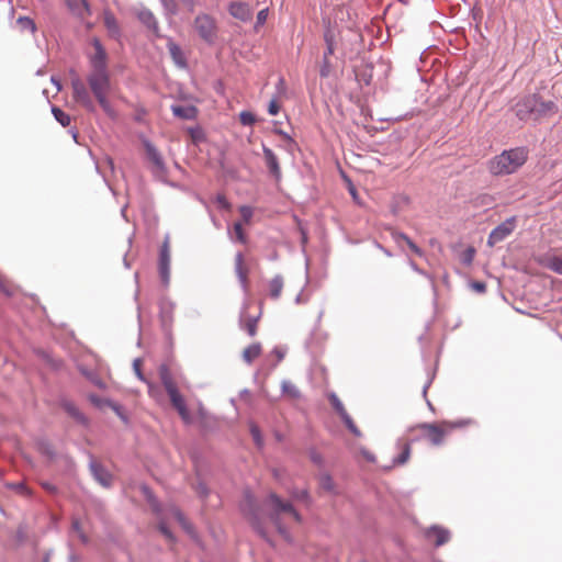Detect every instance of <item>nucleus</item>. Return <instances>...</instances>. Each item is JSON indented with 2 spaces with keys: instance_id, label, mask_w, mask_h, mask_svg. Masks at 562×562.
<instances>
[{
  "instance_id": "864d4df0",
  "label": "nucleus",
  "mask_w": 562,
  "mask_h": 562,
  "mask_svg": "<svg viewBox=\"0 0 562 562\" xmlns=\"http://www.w3.org/2000/svg\"><path fill=\"white\" fill-rule=\"evenodd\" d=\"M325 42H326V45H329V43H330V44H334V37H333V35H331V34H329V33H326V34H325Z\"/></svg>"
},
{
  "instance_id": "f257e3e1",
  "label": "nucleus",
  "mask_w": 562,
  "mask_h": 562,
  "mask_svg": "<svg viewBox=\"0 0 562 562\" xmlns=\"http://www.w3.org/2000/svg\"><path fill=\"white\" fill-rule=\"evenodd\" d=\"M240 510L252 528L269 542H271L269 538L271 529L289 540L286 528L292 524L301 522V516L292 504L282 501L274 493L265 501L262 508L257 505L250 493H245Z\"/></svg>"
},
{
  "instance_id": "2eb2a0df",
  "label": "nucleus",
  "mask_w": 562,
  "mask_h": 562,
  "mask_svg": "<svg viewBox=\"0 0 562 562\" xmlns=\"http://www.w3.org/2000/svg\"><path fill=\"white\" fill-rule=\"evenodd\" d=\"M426 538L434 542L436 547L443 546L450 540V532L448 529L434 526L426 530Z\"/></svg>"
},
{
  "instance_id": "a19ab883",
  "label": "nucleus",
  "mask_w": 562,
  "mask_h": 562,
  "mask_svg": "<svg viewBox=\"0 0 562 562\" xmlns=\"http://www.w3.org/2000/svg\"><path fill=\"white\" fill-rule=\"evenodd\" d=\"M268 12H269L268 9H262L258 12L256 27L263 25L266 23L267 18H268Z\"/></svg>"
},
{
  "instance_id": "f03ea898",
  "label": "nucleus",
  "mask_w": 562,
  "mask_h": 562,
  "mask_svg": "<svg viewBox=\"0 0 562 562\" xmlns=\"http://www.w3.org/2000/svg\"><path fill=\"white\" fill-rule=\"evenodd\" d=\"M472 419L442 420L438 423H424L411 429V441L426 440L432 446L443 443L445 437L456 428H463L472 425Z\"/></svg>"
},
{
  "instance_id": "2f4dec72",
  "label": "nucleus",
  "mask_w": 562,
  "mask_h": 562,
  "mask_svg": "<svg viewBox=\"0 0 562 562\" xmlns=\"http://www.w3.org/2000/svg\"><path fill=\"white\" fill-rule=\"evenodd\" d=\"M16 24L22 31H30L31 33H34L36 30L34 21L27 16H20L16 20Z\"/></svg>"
},
{
  "instance_id": "680f3d73",
  "label": "nucleus",
  "mask_w": 562,
  "mask_h": 562,
  "mask_svg": "<svg viewBox=\"0 0 562 562\" xmlns=\"http://www.w3.org/2000/svg\"><path fill=\"white\" fill-rule=\"evenodd\" d=\"M164 1L166 2L167 0H164Z\"/></svg>"
},
{
  "instance_id": "423d86ee",
  "label": "nucleus",
  "mask_w": 562,
  "mask_h": 562,
  "mask_svg": "<svg viewBox=\"0 0 562 562\" xmlns=\"http://www.w3.org/2000/svg\"><path fill=\"white\" fill-rule=\"evenodd\" d=\"M88 83L95 99L108 95L111 88L108 70H92L88 76Z\"/></svg>"
},
{
  "instance_id": "f704fd0d",
  "label": "nucleus",
  "mask_w": 562,
  "mask_h": 562,
  "mask_svg": "<svg viewBox=\"0 0 562 562\" xmlns=\"http://www.w3.org/2000/svg\"><path fill=\"white\" fill-rule=\"evenodd\" d=\"M234 233H235V237L236 239L241 243V244H246L247 243V236L244 232V228H243V223L240 222H236L234 224Z\"/></svg>"
},
{
  "instance_id": "5fc2aeb1",
  "label": "nucleus",
  "mask_w": 562,
  "mask_h": 562,
  "mask_svg": "<svg viewBox=\"0 0 562 562\" xmlns=\"http://www.w3.org/2000/svg\"><path fill=\"white\" fill-rule=\"evenodd\" d=\"M44 487H45L47 491H49V492H54V491H55L54 486H52V485H50V484H48V483H45V484H44Z\"/></svg>"
},
{
  "instance_id": "4be33fe9",
  "label": "nucleus",
  "mask_w": 562,
  "mask_h": 562,
  "mask_svg": "<svg viewBox=\"0 0 562 562\" xmlns=\"http://www.w3.org/2000/svg\"><path fill=\"white\" fill-rule=\"evenodd\" d=\"M171 110L176 116H178L180 119H184V120H193L196 117V114H198V109L193 105H189V106L173 105L171 108Z\"/></svg>"
},
{
  "instance_id": "1a4fd4ad",
  "label": "nucleus",
  "mask_w": 562,
  "mask_h": 562,
  "mask_svg": "<svg viewBox=\"0 0 562 562\" xmlns=\"http://www.w3.org/2000/svg\"><path fill=\"white\" fill-rule=\"evenodd\" d=\"M74 99L88 110H93V103L85 83L76 78L71 81Z\"/></svg>"
},
{
  "instance_id": "052dcab7",
  "label": "nucleus",
  "mask_w": 562,
  "mask_h": 562,
  "mask_svg": "<svg viewBox=\"0 0 562 562\" xmlns=\"http://www.w3.org/2000/svg\"><path fill=\"white\" fill-rule=\"evenodd\" d=\"M148 387H149V394L153 393V385L148 383Z\"/></svg>"
},
{
  "instance_id": "ddd939ff",
  "label": "nucleus",
  "mask_w": 562,
  "mask_h": 562,
  "mask_svg": "<svg viewBox=\"0 0 562 562\" xmlns=\"http://www.w3.org/2000/svg\"><path fill=\"white\" fill-rule=\"evenodd\" d=\"M94 47V54L92 55L90 61L92 66V70H106V53L103 48L102 44L98 38H93L92 41Z\"/></svg>"
},
{
  "instance_id": "cd10ccee",
  "label": "nucleus",
  "mask_w": 562,
  "mask_h": 562,
  "mask_svg": "<svg viewBox=\"0 0 562 562\" xmlns=\"http://www.w3.org/2000/svg\"><path fill=\"white\" fill-rule=\"evenodd\" d=\"M172 305L168 302H162L160 305V317L164 326H167L172 321Z\"/></svg>"
},
{
  "instance_id": "f3484780",
  "label": "nucleus",
  "mask_w": 562,
  "mask_h": 562,
  "mask_svg": "<svg viewBox=\"0 0 562 562\" xmlns=\"http://www.w3.org/2000/svg\"><path fill=\"white\" fill-rule=\"evenodd\" d=\"M229 13L240 21H249L252 16V10L245 2H232L228 7Z\"/></svg>"
},
{
  "instance_id": "4d7b16f0",
  "label": "nucleus",
  "mask_w": 562,
  "mask_h": 562,
  "mask_svg": "<svg viewBox=\"0 0 562 562\" xmlns=\"http://www.w3.org/2000/svg\"><path fill=\"white\" fill-rule=\"evenodd\" d=\"M297 497H299V498H302V499H305V498L307 497V493H306L305 491H303V492L301 493V495H300V496H297Z\"/></svg>"
},
{
  "instance_id": "aec40b11",
  "label": "nucleus",
  "mask_w": 562,
  "mask_h": 562,
  "mask_svg": "<svg viewBox=\"0 0 562 562\" xmlns=\"http://www.w3.org/2000/svg\"><path fill=\"white\" fill-rule=\"evenodd\" d=\"M392 238L395 243L405 241L408 248L418 257L424 255L423 250L404 233L392 231Z\"/></svg>"
},
{
  "instance_id": "7ed1b4c3",
  "label": "nucleus",
  "mask_w": 562,
  "mask_h": 562,
  "mask_svg": "<svg viewBox=\"0 0 562 562\" xmlns=\"http://www.w3.org/2000/svg\"><path fill=\"white\" fill-rule=\"evenodd\" d=\"M516 116L521 121L538 120L558 112L553 101H544L538 94L521 98L514 106Z\"/></svg>"
},
{
  "instance_id": "7c9ffc66",
  "label": "nucleus",
  "mask_w": 562,
  "mask_h": 562,
  "mask_svg": "<svg viewBox=\"0 0 562 562\" xmlns=\"http://www.w3.org/2000/svg\"><path fill=\"white\" fill-rule=\"evenodd\" d=\"M282 392L290 398H299L300 397V391L295 386L294 383L291 381H283L282 382Z\"/></svg>"
},
{
  "instance_id": "c03bdc74",
  "label": "nucleus",
  "mask_w": 562,
  "mask_h": 562,
  "mask_svg": "<svg viewBox=\"0 0 562 562\" xmlns=\"http://www.w3.org/2000/svg\"><path fill=\"white\" fill-rule=\"evenodd\" d=\"M280 111V105L276 99L269 102L268 112L270 115H277Z\"/></svg>"
},
{
  "instance_id": "de8ad7c7",
  "label": "nucleus",
  "mask_w": 562,
  "mask_h": 562,
  "mask_svg": "<svg viewBox=\"0 0 562 562\" xmlns=\"http://www.w3.org/2000/svg\"><path fill=\"white\" fill-rule=\"evenodd\" d=\"M72 527H74V529L79 533V537L81 538V540H82L83 542H86V541H87V538H86V536L81 532L80 524H79V521H78V520H75V521L72 522Z\"/></svg>"
},
{
  "instance_id": "13d9d810",
  "label": "nucleus",
  "mask_w": 562,
  "mask_h": 562,
  "mask_svg": "<svg viewBox=\"0 0 562 562\" xmlns=\"http://www.w3.org/2000/svg\"><path fill=\"white\" fill-rule=\"evenodd\" d=\"M327 75H328V71L325 68H323L321 70V76L326 77Z\"/></svg>"
},
{
  "instance_id": "8fccbe9b",
  "label": "nucleus",
  "mask_w": 562,
  "mask_h": 562,
  "mask_svg": "<svg viewBox=\"0 0 562 562\" xmlns=\"http://www.w3.org/2000/svg\"><path fill=\"white\" fill-rule=\"evenodd\" d=\"M217 202L224 209H229V206H231V204L228 203V201L226 200V198L224 195H218Z\"/></svg>"
},
{
  "instance_id": "6e6d98bb",
  "label": "nucleus",
  "mask_w": 562,
  "mask_h": 562,
  "mask_svg": "<svg viewBox=\"0 0 562 562\" xmlns=\"http://www.w3.org/2000/svg\"><path fill=\"white\" fill-rule=\"evenodd\" d=\"M52 81L56 85V88L59 91L61 89L59 81L55 80V78H52Z\"/></svg>"
},
{
  "instance_id": "412c9836",
  "label": "nucleus",
  "mask_w": 562,
  "mask_h": 562,
  "mask_svg": "<svg viewBox=\"0 0 562 562\" xmlns=\"http://www.w3.org/2000/svg\"><path fill=\"white\" fill-rule=\"evenodd\" d=\"M392 238L395 243L405 241L408 248L418 257L424 255L423 250L404 233L392 231Z\"/></svg>"
},
{
  "instance_id": "a211bd4d",
  "label": "nucleus",
  "mask_w": 562,
  "mask_h": 562,
  "mask_svg": "<svg viewBox=\"0 0 562 562\" xmlns=\"http://www.w3.org/2000/svg\"><path fill=\"white\" fill-rule=\"evenodd\" d=\"M167 47L175 64L180 68H186L187 58L180 46L177 45L172 40H169L167 43Z\"/></svg>"
},
{
  "instance_id": "c756f323",
  "label": "nucleus",
  "mask_w": 562,
  "mask_h": 562,
  "mask_svg": "<svg viewBox=\"0 0 562 562\" xmlns=\"http://www.w3.org/2000/svg\"><path fill=\"white\" fill-rule=\"evenodd\" d=\"M146 151H147V156L148 158L150 159V161L158 168H162V159L159 155V153L157 151V149L150 145V144H146Z\"/></svg>"
},
{
  "instance_id": "37998d69",
  "label": "nucleus",
  "mask_w": 562,
  "mask_h": 562,
  "mask_svg": "<svg viewBox=\"0 0 562 562\" xmlns=\"http://www.w3.org/2000/svg\"><path fill=\"white\" fill-rule=\"evenodd\" d=\"M176 517L178 521L181 524V526L188 531L192 532L190 524L187 521V519L183 517V515L180 512H176Z\"/></svg>"
},
{
  "instance_id": "b1692460",
  "label": "nucleus",
  "mask_w": 562,
  "mask_h": 562,
  "mask_svg": "<svg viewBox=\"0 0 562 562\" xmlns=\"http://www.w3.org/2000/svg\"><path fill=\"white\" fill-rule=\"evenodd\" d=\"M261 355V345L259 342L251 344L243 351V359L247 363H251Z\"/></svg>"
},
{
  "instance_id": "0eeeda50",
  "label": "nucleus",
  "mask_w": 562,
  "mask_h": 562,
  "mask_svg": "<svg viewBox=\"0 0 562 562\" xmlns=\"http://www.w3.org/2000/svg\"><path fill=\"white\" fill-rule=\"evenodd\" d=\"M194 29L198 32L199 36L206 43H213L214 40L216 38V22L209 14H199L194 20Z\"/></svg>"
},
{
  "instance_id": "9b49d317",
  "label": "nucleus",
  "mask_w": 562,
  "mask_h": 562,
  "mask_svg": "<svg viewBox=\"0 0 562 562\" xmlns=\"http://www.w3.org/2000/svg\"><path fill=\"white\" fill-rule=\"evenodd\" d=\"M247 307H248V305H246L245 311L240 315L239 326L241 329L246 330L250 337H254L257 335L258 323H259L262 312L260 310L257 315H250L246 311Z\"/></svg>"
},
{
  "instance_id": "603ef678",
  "label": "nucleus",
  "mask_w": 562,
  "mask_h": 562,
  "mask_svg": "<svg viewBox=\"0 0 562 562\" xmlns=\"http://www.w3.org/2000/svg\"><path fill=\"white\" fill-rule=\"evenodd\" d=\"M473 286L475 290L481 291V292H483L485 290V284L481 283V282L474 283Z\"/></svg>"
},
{
  "instance_id": "49530a36",
  "label": "nucleus",
  "mask_w": 562,
  "mask_h": 562,
  "mask_svg": "<svg viewBox=\"0 0 562 562\" xmlns=\"http://www.w3.org/2000/svg\"><path fill=\"white\" fill-rule=\"evenodd\" d=\"M140 366H142L140 359L134 360L133 367H134L135 373L137 374V376L140 380H144V376H143L142 371H140Z\"/></svg>"
},
{
  "instance_id": "4468645a",
  "label": "nucleus",
  "mask_w": 562,
  "mask_h": 562,
  "mask_svg": "<svg viewBox=\"0 0 562 562\" xmlns=\"http://www.w3.org/2000/svg\"><path fill=\"white\" fill-rule=\"evenodd\" d=\"M235 272L237 274V278L245 291L249 288V268L245 262V258L241 252H238L235 256Z\"/></svg>"
},
{
  "instance_id": "6ab92c4d",
  "label": "nucleus",
  "mask_w": 562,
  "mask_h": 562,
  "mask_svg": "<svg viewBox=\"0 0 562 562\" xmlns=\"http://www.w3.org/2000/svg\"><path fill=\"white\" fill-rule=\"evenodd\" d=\"M91 471L93 473V476L95 480L103 486L108 487L112 483V475L104 470L100 464L92 463L91 464Z\"/></svg>"
},
{
  "instance_id": "3c124183",
  "label": "nucleus",
  "mask_w": 562,
  "mask_h": 562,
  "mask_svg": "<svg viewBox=\"0 0 562 562\" xmlns=\"http://www.w3.org/2000/svg\"><path fill=\"white\" fill-rule=\"evenodd\" d=\"M326 46H327V49H326V53H325V55H324L325 63H327V57H328L329 55H333V54H334V49H335V48H334V44H330V43H329V45H326Z\"/></svg>"
},
{
  "instance_id": "58836bf2",
  "label": "nucleus",
  "mask_w": 562,
  "mask_h": 562,
  "mask_svg": "<svg viewBox=\"0 0 562 562\" xmlns=\"http://www.w3.org/2000/svg\"><path fill=\"white\" fill-rule=\"evenodd\" d=\"M239 121L243 125H251L255 123V115L251 112L244 111L239 114Z\"/></svg>"
},
{
  "instance_id": "ea45409f",
  "label": "nucleus",
  "mask_w": 562,
  "mask_h": 562,
  "mask_svg": "<svg viewBox=\"0 0 562 562\" xmlns=\"http://www.w3.org/2000/svg\"><path fill=\"white\" fill-rule=\"evenodd\" d=\"M475 256V249L473 247H469L462 254V261L467 265H470Z\"/></svg>"
},
{
  "instance_id": "bf43d9fd",
  "label": "nucleus",
  "mask_w": 562,
  "mask_h": 562,
  "mask_svg": "<svg viewBox=\"0 0 562 562\" xmlns=\"http://www.w3.org/2000/svg\"><path fill=\"white\" fill-rule=\"evenodd\" d=\"M183 3H187L192 7V0H181Z\"/></svg>"
},
{
  "instance_id": "dca6fc26",
  "label": "nucleus",
  "mask_w": 562,
  "mask_h": 562,
  "mask_svg": "<svg viewBox=\"0 0 562 562\" xmlns=\"http://www.w3.org/2000/svg\"><path fill=\"white\" fill-rule=\"evenodd\" d=\"M262 151H263L266 165H267L270 173L273 176V178L277 181H279L281 179V168L279 165L278 157L270 148H268L266 146H263Z\"/></svg>"
},
{
  "instance_id": "5701e85b",
  "label": "nucleus",
  "mask_w": 562,
  "mask_h": 562,
  "mask_svg": "<svg viewBox=\"0 0 562 562\" xmlns=\"http://www.w3.org/2000/svg\"><path fill=\"white\" fill-rule=\"evenodd\" d=\"M283 278L281 276H276L269 282V295L273 300H278L283 290Z\"/></svg>"
},
{
  "instance_id": "39448f33",
  "label": "nucleus",
  "mask_w": 562,
  "mask_h": 562,
  "mask_svg": "<svg viewBox=\"0 0 562 562\" xmlns=\"http://www.w3.org/2000/svg\"><path fill=\"white\" fill-rule=\"evenodd\" d=\"M158 371L160 381L170 398L171 405L177 409L183 423L190 424L192 422L190 412L186 405L183 396L178 390L169 368L166 364H161Z\"/></svg>"
},
{
  "instance_id": "f8f14e48",
  "label": "nucleus",
  "mask_w": 562,
  "mask_h": 562,
  "mask_svg": "<svg viewBox=\"0 0 562 562\" xmlns=\"http://www.w3.org/2000/svg\"><path fill=\"white\" fill-rule=\"evenodd\" d=\"M72 15L85 21L91 15V9L87 0H65Z\"/></svg>"
},
{
  "instance_id": "79ce46f5",
  "label": "nucleus",
  "mask_w": 562,
  "mask_h": 562,
  "mask_svg": "<svg viewBox=\"0 0 562 562\" xmlns=\"http://www.w3.org/2000/svg\"><path fill=\"white\" fill-rule=\"evenodd\" d=\"M250 432H251V435H252L254 440L256 441V443H257L258 446H260V445H261V442H262V439H261V436H260V430H259V428H258L256 425L251 424V426H250Z\"/></svg>"
},
{
  "instance_id": "a878e982",
  "label": "nucleus",
  "mask_w": 562,
  "mask_h": 562,
  "mask_svg": "<svg viewBox=\"0 0 562 562\" xmlns=\"http://www.w3.org/2000/svg\"><path fill=\"white\" fill-rule=\"evenodd\" d=\"M548 269L562 276V258L550 256L541 261Z\"/></svg>"
},
{
  "instance_id": "c9c22d12",
  "label": "nucleus",
  "mask_w": 562,
  "mask_h": 562,
  "mask_svg": "<svg viewBox=\"0 0 562 562\" xmlns=\"http://www.w3.org/2000/svg\"><path fill=\"white\" fill-rule=\"evenodd\" d=\"M409 456H411V445L409 442H405L403 445V448H402V452L401 454L397 457V459L395 460V462L397 464H404L408 459H409Z\"/></svg>"
},
{
  "instance_id": "4c0bfd02",
  "label": "nucleus",
  "mask_w": 562,
  "mask_h": 562,
  "mask_svg": "<svg viewBox=\"0 0 562 562\" xmlns=\"http://www.w3.org/2000/svg\"><path fill=\"white\" fill-rule=\"evenodd\" d=\"M97 100L108 115L114 116V111H113L112 106L110 105V102L108 101V95L101 97V99H97Z\"/></svg>"
},
{
  "instance_id": "473e14b6",
  "label": "nucleus",
  "mask_w": 562,
  "mask_h": 562,
  "mask_svg": "<svg viewBox=\"0 0 562 562\" xmlns=\"http://www.w3.org/2000/svg\"><path fill=\"white\" fill-rule=\"evenodd\" d=\"M329 401L340 417H344L346 414H348L344 404L341 403V401L338 398V396L336 394L331 393L329 395Z\"/></svg>"
},
{
  "instance_id": "a18cd8bd",
  "label": "nucleus",
  "mask_w": 562,
  "mask_h": 562,
  "mask_svg": "<svg viewBox=\"0 0 562 562\" xmlns=\"http://www.w3.org/2000/svg\"><path fill=\"white\" fill-rule=\"evenodd\" d=\"M321 483L325 490L330 491L333 488V481H331L330 476H328V475L322 476Z\"/></svg>"
},
{
  "instance_id": "9d476101",
  "label": "nucleus",
  "mask_w": 562,
  "mask_h": 562,
  "mask_svg": "<svg viewBox=\"0 0 562 562\" xmlns=\"http://www.w3.org/2000/svg\"><path fill=\"white\" fill-rule=\"evenodd\" d=\"M159 273L165 284H168L170 279V246L169 240L162 243L159 255Z\"/></svg>"
},
{
  "instance_id": "20e7f679",
  "label": "nucleus",
  "mask_w": 562,
  "mask_h": 562,
  "mask_svg": "<svg viewBox=\"0 0 562 562\" xmlns=\"http://www.w3.org/2000/svg\"><path fill=\"white\" fill-rule=\"evenodd\" d=\"M527 157V150L521 147L504 150L488 161V170L494 176L510 175L526 162Z\"/></svg>"
},
{
  "instance_id": "393cba45",
  "label": "nucleus",
  "mask_w": 562,
  "mask_h": 562,
  "mask_svg": "<svg viewBox=\"0 0 562 562\" xmlns=\"http://www.w3.org/2000/svg\"><path fill=\"white\" fill-rule=\"evenodd\" d=\"M139 21L145 24L148 29L153 30L155 33L158 31V24L154 16V14L148 10H142L138 13Z\"/></svg>"
},
{
  "instance_id": "09e8293b",
  "label": "nucleus",
  "mask_w": 562,
  "mask_h": 562,
  "mask_svg": "<svg viewBox=\"0 0 562 562\" xmlns=\"http://www.w3.org/2000/svg\"><path fill=\"white\" fill-rule=\"evenodd\" d=\"M161 533L170 541H172L173 537L171 535V532L169 531V529L165 526V525H160L159 527Z\"/></svg>"
},
{
  "instance_id": "bb28decb",
  "label": "nucleus",
  "mask_w": 562,
  "mask_h": 562,
  "mask_svg": "<svg viewBox=\"0 0 562 562\" xmlns=\"http://www.w3.org/2000/svg\"><path fill=\"white\" fill-rule=\"evenodd\" d=\"M103 22H104L105 27L112 35L119 34V25H117L116 19L113 15V13H111L110 11H104Z\"/></svg>"
},
{
  "instance_id": "e433bc0d",
  "label": "nucleus",
  "mask_w": 562,
  "mask_h": 562,
  "mask_svg": "<svg viewBox=\"0 0 562 562\" xmlns=\"http://www.w3.org/2000/svg\"><path fill=\"white\" fill-rule=\"evenodd\" d=\"M239 213L241 215L243 222L245 224H249L254 215V210L250 206L243 205L239 207Z\"/></svg>"
},
{
  "instance_id": "c85d7f7f",
  "label": "nucleus",
  "mask_w": 562,
  "mask_h": 562,
  "mask_svg": "<svg viewBox=\"0 0 562 562\" xmlns=\"http://www.w3.org/2000/svg\"><path fill=\"white\" fill-rule=\"evenodd\" d=\"M52 113H53L54 117L56 119V121L58 123H60L61 126L67 127L70 125V123H71L70 116L66 112H64L61 109H59L57 106H53Z\"/></svg>"
},
{
  "instance_id": "72a5a7b5",
  "label": "nucleus",
  "mask_w": 562,
  "mask_h": 562,
  "mask_svg": "<svg viewBox=\"0 0 562 562\" xmlns=\"http://www.w3.org/2000/svg\"><path fill=\"white\" fill-rule=\"evenodd\" d=\"M342 422L345 423L346 427L350 430V432L356 437H361L362 434L360 429L356 426L353 419L350 417L349 414H346L344 417H341Z\"/></svg>"
},
{
  "instance_id": "6e6552de",
  "label": "nucleus",
  "mask_w": 562,
  "mask_h": 562,
  "mask_svg": "<svg viewBox=\"0 0 562 562\" xmlns=\"http://www.w3.org/2000/svg\"><path fill=\"white\" fill-rule=\"evenodd\" d=\"M516 216H512L496 226L488 235L487 245L494 247L508 237L516 227Z\"/></svg>"
}]
</instances>
